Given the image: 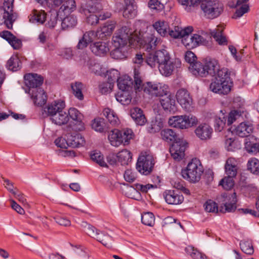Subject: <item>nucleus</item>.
Wrapping results in <instances>:
<instances>
[{
	"instance_id": "nucleus-1",
	"label": "nucleus",
	"mask_w": 259,
	"mask_h": 259,
	"mask_svg": "<svg viewBox=\"0 0 259 259\" xmlns=\"http://www.w3.org/2000/svg\"><path fill=\"white\" fill-rule=\"evenodd\" d=\"M145 62L152 68L157 67L160 73L165 76L170 75L176 68L180 67L181 62L171 59L166 50H159L147 54Z\"/></svg>"
},
{
	"instance_id": "nucleus-2",
	"label": "nucleus",
	"mask_w": 259,
	"mask_h": 259,
	"mask_svg": "<svg viewBox=\"0 0 259 259\" xmlns=\"http://www.w3.org/2000/svg\"><path fill=\"white\" fill-rule=\"evenodd\" d=\"M134 89L136 92L143 91L145 93L153 96H159L166 94L167 87L160 83L147 82L144 83L140 71L136 67L134 69Z\"/></svg>"
},
{
	"instance_id": "nucleus-3",
	"label": "nucleus",
	"mask_w": 259,
	"mask_h": 259,
	"mask_svg": "<svg viewBox=\"0 0 259 259\" xmlns=\"http://www.w3.org/2000/svg\"><path fill=\"white\" fill-rule=\"evenodd\" d=\"M232 81L227 68H222L209 85L210 90L219 94L227 95L231 91Z\"/></svg>"
},
{
	"instance_id": "nucleus-4",
	"label": "nucleus",
	"mask_w": 259,
	"mask_h": 259,
	"mask_svg": "<svg viewBox=\"0 0 259 259\" xmlns=\"http://www.w3.org/2000/svg\"><path fill=\"white\" fill-rule=\"evenodd\" d=\"M136 36L133 34V30L127 26H123L118 29L112 36V44L114 47H125L129 44L132 48H135L136 44Z\"/></svg>"
},
{
	"instance_id": "nucleus-5",
	"label": "nucleus",
	"mask_w": 259,
	"mask_h": 259,
	"mask_svg": "<svg viewBox=\"0 0 259 259\" xmlns=\"http://www.w3.org/2000/svg\"><path fill=\"white\" fill-rule=\"evenodd\" d=\"M193 5H200L204 16L208 19L219 16L223 11V4L217 0H193Z\"/></svg>"
},
{
	"instance_id": "nucleus-6",
	"label": "nucleus",
	"mask_w": 259,
	"mask_h": 259,
	"mask_svg": "<svg viewBox=\"0 0 259 259\" xmlns=\"http://www.w3.org/2000/svg\"><path fill=\"white\" fill-rule=\"evenodd\" d=\"M203 172V168L200 161L197 158L192 159L186 168L182 169V176L191 183H196L200 181Z\"/></svg>"
},
{
	"instance_id": "nucleus-7",
	"label": "nucleus",
	"mask_w": 259,
	"mask_h": 259,
	"mask_svg": "<svg viewBox=\"0 0 259 259\" xmlns=\"http://www.w3.org/2000/svg\"><path fill=\"white\" fill-rule=\"evenodd\" d=\"M192 73L196 76L205 77L208 74L217 76L218 71L221 70L218 62L215 59L206 61L205 65L201 63H197L191 67Z\"/></svg>"
},
{
	"instance_id": "nucleus-8",
	"label": "nucleus",
	"mask_w": 259,
	"mask_h": 259,
	"mask_svg": "<svg viewBox=\"0 0 259 259\" xmlns=\"http://www.w3.org/2000/svg\"><path fill=\"white\" fill-rule=\"evenodd\" d=\"M14 0H5L3 6L0 8V25L4 24L7 28L12 29L13 24L17 18L13 12Z\"/></svg>"
},
{
	"instance_id": "nucleus-9",
	"label": "nucleus",
	"mask_w": 259,
	"mask_h": 259,
	"mask_svg": "<svg viewBox=\"0 0 259 259\" xmlns=\"http://www.w3.org/2000/svg\"><path fill=\"white\" fill-rule=\"evenodd\" d=\"M136 48H142L149 52L155 49L160 43V39L154 35L151 31H146L140 35L136 36Z\"/></svg>"
},
{
	"instance_id": "nucleus-10",
	"label": "nucleus",
	"mask_w": 259,
	"mask_h": 259,
	"mask_svg": "<svg viewBox=\"0 0 259 259\" xmlns=\"http://www.w3.org/2000/svg\"><path fill=\"white\" fill-rule=\"evenodd\" d=\"M217 199L221 205L220 211L223 213L233 212L237 208V198L235 192L222 193Z\"/></svg>"
},
{
	"instance_id": "nucleus-11",
	"label": "nucleus",
	"mask_w": 259,
	"mask_h": 259,
	"mask_svg": "<svg viewBox=\"0 0 259 259\" xmlns=\"http://www.w3.org/2000/svg\"><path fill=\"white\" fill-rule=\"evenodd\" d=\"M197 122V118L192 115L175 116L169 118L168 120L169 125L181 129L189 128Z\"/></svg>"
},
{
	"instance_id": "nucleus-12",
	"label": "nucleus",
	"mask_w": 259,
	"mask_h": 259,
	"mask_svg": "<svg viewBox=\"0 0 259 259\" xmlns=\"http://www.w3.org/2000/svg\"><path fill=\"white\" fill-rule=\"evenodd\" d=\"M153 156L149 154L140 155L136 164L137 169L141 174L147 175L149 174L154 165Z\"/></svg>"
},
{
	"instance_id": "nucleus-13",
	"label": "nucleus",
	"mask_w": 259,
	"mask_h": 259,
	"mask_svg": "<svg viewBox=\"0 0 259 259\" xmlns=\"http://www.w3.org/2000/svg\"><path fill=\"white\" fill-rule=\"evenodd\" d=\"M67 113L68 117L72 119L74 123L73 126L70 124L66 126V128H67V131H82L84 128L83 124L82 121V114L74 108H70Z\"/></svg>"
},
{
	"instance_id": "nucleus-14",
	"label": "nucleus",
	"mask_w": 259,
	"mask_h": 259,
	"mask_svg": "<svg viewBox=\"0 0 259 259\" xmlns=\"http://www.w3.org/2000/svg\"><path fill=\"white\" fill-rule=\"evenodd\" d=\"M176 96L178 102L184 110L188 112L191 111L193 109V100L187 90L184 89L179 90Z\"/></svg>"
},
{
	"instance_id": "nucleus-15",
	"label": "nucleus",
	"mask_w": 259,
	"mask_h": 259,
	"mask_svg": "<svg viewBox=\"0 0 259 259\" xmlns=\"http://www.w3.org/2000/svg\"><path fill=\"white\" fill-rule=\"evenodd\" d=\"M187 143L182 139L174 142L169 148L172 157L176 160L180 161L185 156Z\"/></svg>"
},
{
	"instance_id": "nucleus-16",
	"label": "nucleus",
	"mask_w": 259,
	"mask_h": 259,
	"mask_svg": "<svg viewBox=\"0 0 259 259\" xmlns=\"http://www.w3.org/2000/svg\"><path fill=\"white\" fill-rule=\"evenodd\" d=\"M102 9L101 0H88L85 4L81 5L79 11L87 16L90 13L96 14Z\"/></svg>"
},
{
	"instance_id": "nucleus-17",
	"label": "nucleus",
	"mask_w": 259,
	"mask_h": 259,
	"mask_svg": "<svg viewBox=\"0 0 259 259\" xmlns=\"http://www.w3.org/2000/svg\"><path fill=\"white\" fill-rule=\"evenodd\" d=\"M26 92L29 94L35 105L42 106L46 103L47 96L41 88L28 90Z\"/></svg>"
},
{
	"instance_id": "nucleus-18",
	"label": "nucleus",
	"mask_w": 259,
	"mask_h": 259,
	"mask_svg": "<svg viewBox=\"0 0 259 259\" xmlns=\"http://www.w3.org/2000/svg\"><path fill=\"white\" fill-rule=\"evenodd\" d=\"M167 93V90L166 94L159 96V102L165 111L174 113L177 110L175 99L174 96Z\"/></svg>"
},
{
	"instance_id": "nucleus-19",
	"label": "nucleus",
	"mask_w": 259,
	"mask_h": 259,
	"mask_svg": "<svg viewBox=\"0 0 259 259\" xmlns=\"http://www.w3.org/2000/svg\"><path fill=\"white\" fill-rule=\"evenodd\" d=\"M87 232L89 236L95 238L97 241L101 243L104 246L109 247L112 241V237L109 234L106 235V239H103L101 235H100V231L95 228L94 227L88 225L87 228Z\"/></svg>"
},
{
	"instance_id": "nucleus-20",
	"label": "nucleus",
	"mask_w": 259,
	"mask_h": 259,
	"mask_svg": "<svg viewBox=\"0 0 259 259\" xmlns=\"http://www.w3.org/2000/svg\"><path fill=\"white\" fill-rule=\"evenodd\" d=\"M24 82L28 90L38 89L43 82L41 76L35 73H29L24 75Z\"/></svg>"
},
{
	"instance_id": "nucleus-21",
	"label": "nucleus",
	"mask_w": 259,
	"mask_h": 259,
	"mask_svg": "<svg viewBox=\"0 0 259 259\" xmlns=\"http://www.w3.org/2000/svg\"><path fill=\"white\" fill-rule=\"evenodd\" d=\"M116 26V22L114 21H108L104 25L99 28L95 33V35L102 39L106 37L110 36L114 31Z\"/></svg>"
},
{
	"instance_id": "nucleus-22",
	"label": "nucleus",
	"mask_w": 259,
	"mask_h": 259,
	"mask_svg": "<svg viewBox=\"0 0 259 259\" xmlns=\"http://www.w3.org/2000/svg\"><path fill=\"white\" fill-rule=\"evenodd\" d=\"M164 198L166 202L171 205H177L182 203L184 197L177 190H168L165 192Z\"/></svg>"
},
{
	"instance_id": "nucleus-23",
	"label": "nucleus",
	"mask_w": 259,
	"mask_h": 259,
	"mask_svg": "<svg viewBox=\"0 0 259 259\" xmlns=\"http://www.w3.org/2000/svg\"><path fill=\"white\" fill-rule=\"evenodd\" d=\"M65 130L67 132V141L70 147L77 148L83 145L85 141L80 134L75 132L71 133L72 130L68 131L67 128Z\"/></svg>"
},
{
	"instance_id": "nucleus-24",
	"label": "nucleus",
	"mask_w": 259,
	"mask_h": 259,
	"mask_svg": "<svg viewBox=\"0 0 259 259\" xmlns=\"http://www.w3.org/2000/svg\"><path fill=\"white\" fill-rule=\"evenodd\" d=\"M212 128L207 124H201L195 130L196 135L202 140H207L211 138Z\"/></svg>"
},
{
	"instance_id": "nucleus-25",
	"label": "nucleus",
	"mask_w": 259,
	"mask_h": 259,
	"mask_svg": "<svg viewBox=\"0 0 259 259\" xmlns=\"http://www.w3.org/2000/svg\"><path fill=\"white\" fill-rule=\"evenodd\" d=\"M253 127L251 124L241 122L234 130V133L237 136L243 138L250 136L253 132Z\"/></svg>"
},
{
	"instance_id": "nucleus-26",
	"label": "nucleus",
	"mask_w": 259,
	"mask_h": 259,
	"mask_svg": "<svg viewBox=\"0 0 259 259\" xmlns=\"http://www.w3.org/2000/svg\"><path fill=\"white\" fill-rule=\"evenodd\" d=\"M225 169L227 176L235 177L238 169V162L236 159L233 157L228 158L225 165Z\"/></svg>"
},
{
	"instance_id": "nucleus-27",
	"label": "nucleus",
	"mask_w": 259,
	"mask_h": 259,
	"mask_svg": "<svg viewBox=\"0 0 259 259\" xmlns=\"http://www.w3.org/2000/svg\"><path fill=\"white\" fill-rule=\"evenodd\" d=\"M92 52L97 56H104L109 51L108 45L104 42H97L91 45Z\"/></svg>"
},
{
	"instance_id": "nucleus-28",
	"label": "nucleus",
	"mask_w": 259,
	"mask_h": 259,
	"mask_svg": "<svg viewBox=\"0 0 259 259\" xmlns=\"http://www.w3.org/2000/svg\"><path fill=\"white\" fill-rule=\"evenodd\" d=\"M50 119L52 122L58 125L66 124L69 120L68 113L63 111V110H60L59 112H57Z\"/></svg>"
},
{
	"instance_id": "nucleus-29",
	"label": "nucleus",
	"mask_w": 259,
	"mask_h": 259,
	"mask_svg": "<svg viewBox=\"0 0 259 259\" xmlns=\"http://www.w3.org/2000/svg\"><path fill=\"white\" fill-rule=\"evenodd\" d=\"M131 116L137 124L143 125L146 122V119L141 109L136 107L131 110Z\"/></svg>"
},
{
	"instance_id": "nucleus-30",
	"label": "nucleus",
	"mask_w": 259,
	"mask_h": 259,
	"mask_svg": "<svg viewBox=\"0 0 259 259\" xmlns=\"http://www.w3.org/2000/svg\"><path fill=\"white\" fill-rule=\"evenodd\" d=\"M95 36V32L93 31H89L84 33L81 38L79 40L77 45V49L82 50L86 48L90 43L93 41Z\"/></svg>"
},
{
	"instance_id": "nucleus-31",
	"label": "nucleus",
	"mask_w": 259,
	"mask_h": 259,
	"mask_svg": "<svg viewBox=\"0 0 259 259\" xmlns=\"http://www.w3.org/2000/svg\"><path fill=\"white\" fill-rule=\"evenodd\" d=\"M186 31L192 32L193 27L192 26H188L185 28H182L178 26H175L174 29L170 30L169 28L168 29V34L174 38H182L184 34L187 33Z\"/></svg>"
},
{
	"instance_id": "nucleus-32",
	"label": "nucleus",
	"mask_w": 259,
	"mask_h": 259,
	"mask_svg": "<svg viewBox=\"0 0 259 259\" xmlns=\"http://www.w3.org/2000/svg\"><path fill=\"white\" fill-rule=\"evenodd\" d=\"M117 85L119 89L121 91H127L130 88L134 87V81L128 75H123L120 77L118 79Z\"/></svg>"
},
{
	"instance_id": "nucleus-33",
	"label": "nucleus",
	"mask_w": 259,
	"mask_h": 259,
	"mask_svg": "<svg viewBox=\"0 0 259 259\" xmlns=\"http://www.w3.org/2000/svg\"><path fill=\"white\" fill-rule=\"evenodd\" d=\"M65 107V103L61 101H56L49 105L46 112L51 117L56 114L60 110H63Z\"/></svg>"
},
{
	"instance_id": "nucleus-34",
	"label": "nucleus",
	"mask_w": 259,
	"mask_h": 259,
	"mask_svg": "<svg viewBox=\"0 0 259 259\" xmlns=\"http://www.w3.org/2000/svg\"><path fill=\"white\" fill-rule=\"evenodd\" d=\"M47 19V14L43 10H33L30 15V21L42 24Z\"/></svg>"
},
{
	"instance_id": "nucleus-35",
	"label": "nucleus",
	"mask_w": 259,
	"mask_h": 259,
	"mask_svg": "<svg viewBox=\"0 0 259 259\" xmlns=\"http://www.w3.org/2000/svg\"><path fill=\"white\" fill-rule=\"evenodd\" d=\"M22 67V62L17 55H13L8 60L7 68L13 72L20 70Z\"/></svg>"
},
{
	"instance_id": "nucleus-36",
	"label": "nucleus",
	"mask_w": 259,
	"mask_h": 259,
	"mask_svg": "<svg viewBox=\"0 0 259 259\" xmlns=\"http://www.w3.org/2000/svg\"><path fill=\"white\" fill-rule=\"evenodd\" d=\"M92 127L95 131L100 133L106 132L110 128L109 125L106 124L104 119L102 118H95L92 121Z\"/></svg>"
},
{
	"instance_id": "nucleus-37",
	"label": "nucleus",
	"mask_w": 259,
	"mask_h": 259,
	"mask_svg": "<svg viewBox=\"0 0 259 259\" xmlns=\"http://www.w3.org/2000/svg\"><path fill=\"white\" fill-rule=\"evenodd\" d=\"M160 135L162 140L167 142H173L174 143L181 140L178 137L176 133L171 129H164L161 131Z\"/></svg>"
},
{
	"instance_id": "nucleus-38",
	"label": "nucleus",
	"mask_w": 259,
	"mask_h": 259,
	"mask_svg": "<svg viewBox=\"0 0 259 259\" xmlns=\"http://www.w3.org/2000/svg\"><path fill=\"white\" fill-rule=\"evenodd\" d=\"M223 28L222 26H219L215 30L212 31L211 34L215 40L220 45H227V39L226 37L224 35Z\"/></svg>"
},
{
	"instance_id": "nucleus-39",
	"label": "nucleus",
	"mask_w": 259,
	"mask_h": 259,
	"mask_svg": "<svg viewBox=\"0 0 259 259\" xmlns=\"http://www.w3.org/2000/svg\"><path fill=\"white\" fill-rule=\"evenodd\" d=\"M124 4L125 7L123 11V16L128 18L134 17L136 15V9L132 0H124Z\"/></svg>"
},
{
	"instance_id": "nucleus-40",
	"label": "nucleus",
	"mask_w": 259,
	"mask_h": 259,
	"mask_svg": "<svg viewBox=\"0 0 259 259\" xmlns=\"http://www.w3.org/2000/svg\"><path fill=\"white\" fill-rule=\"evenodd\" d=\"M154 28L162 36L168 34L169 26L167 22L164 21H158L153 24Z\"/></svg>"
},
{
	"instance_id": "nucleus-41",
	"label": "nucleus",
	"mask_w": 259,
	"mask_h": 259,
	"mask_svg": "<svg viewBox=\"0 0 259 259\" xmlns=\"http://www.w3.org/2000/svg\"><path fill=\"white\" fill-rule=\"evenodd\" d=\"M103 114L108 119L110 124L115 126L118 124V118L113 110L108 108H105Z\"/></svg>"
},
{
	"instance_id": "nucleus-42",
	"label": "nucleus",
	"mask_w": 259,
	"mask_h": 259,
	"mask_svg": "<svg viewBox=\"0 0 259 259\" xmlns=\"http://www.w3.org/2000/svg\"><path fill=\"white\" fill-rule=\"evenodd\" d=\"M108 139L111 144L115 147H118L123 144V141L120 138V131L118 130H112L108 136Z\"/></svg>"
},
{
	"instance_id": "nucleus-43",
	"label": "nucleus",
	"mask_w": 259,
	"mask_h": 259,
	"mask_svg": "<svg viewBox=\"0 0 259 259\" xmlns=\"http://www.w3.org/2000/svg\"><path fill=\"white\" fill-rule=\"evenodd\" d=\"M77 23V19L74 15H69L65 17L61 23L63 29H67L74 27Z\"/></svg>"
},
{
	"instance_id": "nucleus-44",
	"label": "nucleus",
	"mask_w": 259,
	"mask_h": 259,
	"mask_svg": "<svg viewBox=\"0 0 259 259\" xmlns=\"http://www.w3.org/2000/svg\"><path fill=\"white\" fill-rule=\"evenodd\" d=\"M76 5L74 0H65L59 9V13L63 12L68 14L75 9Z\"/></svg>"
},
{
	"instance_id": "nucleus-45",
	"label": "nucleus",
	"mask_w": 259,
	"mask_h": 259,
	"mask_svg": "<svg viewBox=\"0 0 259 259\" xmlns=\"http://www.w3.org/2000/svg\"><path fill=\"white\" fill-rule=\"evenodd\" d=\"M162 126L163 123L161 120L155 118L148 125L147 129L149 133L155 134L160 131Z\"/></svg>"
},
{
	"instance_id": "nucleus-46",
	"label": "nucleus",
	"mask_w": 259,
	"mask_h": 259,
	"mask_svg": "<svg viewBox=\"0 0 259 259\" xmlns=\"http://www.w3.org/2000/svg\"><path fill=\"white\" fill-rule=\"evenodd\" d=\"M117 101L123 105L129 104L132 100V96L128 92L121 91L115 96Z\"/></svg>"
},
{
	"instance_id": "nucleus-47",
	"label": "nucleus",
	"mask_w": 259,
	"mask_h": 259,
	"mask_svg": "<svg viewBox=\"0 0 259 259\" xmlns=\"http://www.w3.org/2000/svg\"><path fill=\"white\" fill-rule=\"evenodd\" d=\"M185 250L193 259H207L204 253L199 252L196 248L192 246L186 247Z\"/></svg>"
},
{
	"instance_id": "nucleus-48",
	"label": "nucleus",
	"mask_w": 259,
	"mask_h": 259,
	"mask_svg": "<svg viewBox=\"0 0 259 259\" xmlns=\"http://www.w3.org/2000/svg\"><path fill=\"white\" fill-rule=\"evenodd\" d=\"M72 93L74 95L80 100L83 99V95L82 93V90L83 88V84L80 82H75L71 84Z\"/></svg>"
},
{
	"instance_id": "nucleus-49",
	"label": "nucleus",
	"mask_w": 259,
	"mask_h": 259,
	"mask_svg": "<svg viewBox=\"0 0 259 259\" xmlns=\"http://www.w3.org/2000/svg\"><path fill=\"white\" fill-rule=\"evenodd\" d=\"M110 55L113 58L120 60L126 58L127 52L124 47H115L111 52Z\"/></svg>"
},
{
	"instance_id": "nucleus-50",
	"label": "nucleus",
	"mask_w": 259,
	"mask_h": 259,
	"mask_svg": "<svg viewBox=\"0 0 259 259\" xmlns=\"http://www.w3.org/2000/svg\"><path fill=\"white\" fill-rule=\"evenodd\" d=\"M247 169L251 173L259 175V160L255 158H250L247 163Z\"/></svg>"
},
{
	"instance_id": "nucleus-51",
	"label": "nucleus",
	"mask_w": 259,
	"mask_h": 259,
	"mask_svg": "<svg viewBox=\"0 0 259 259\" xmlns=\"http://www.w3.org/2000/svg\"><path fill=\"white\" fill-rule=\"evenodd\" d=\"M117 157L122 164H127L132 159V154L128 150L124 149L117 153Z\"/></svg>"
},
{
	"instance_id": "nucleus-52",
	"label": "nucleus",
	"mask_w": 259,
	"mask_h": 259,
	"mask_svg": "<svg viewBox=\"0 0 259 259\" xmlns=\"http://www.w3.org/2000/svg\"><path fill=\"white\" fill-rule=\"evenodd\" d=\"M245 149L248 153L254 154L259 153V143L251 141L249 138L246 139L245 143Z\"/></svg>"
},
{
	"instance_id": "nucleus-53",
	"label": "nucleus",
	"mask_w": 259,
	"mask_h": 259,
	"mask_svg": "<svg viewBox=\"0 0 259 259\" xmlns=\"http://www.w3.org/2000/svg\"><path fill=\"white\" fill-rule=\"evenodd\" d=\"M133 132L131 129L126 128L120 131V138L124 145H128L133 137Z\"/></svg>"
},
{
	"instance_id": "nucleus-54",
	"label": "nucleus",
	"mask_w": 259,
	"mask_h": 259,
	"mask_svg": "<svg viewBox=\"0 0 259 259\" xmlns=\"http://www.w3.org/2000/svg\"><path fill=\"white\" fill-rule=\"evenodd\" d=\"M236 5L237 8L236 12L232 17V18L234 19L241 17L249 10V6L246 3H243L239 6L236 4Z\"/></svg>"
},
{
	"instance_id": "nucleus-55",
	"label": "nucleus",
	"mask_w": 259,
	"mask_h": 259,
	"mask_svg": "<svg viewBox=\"0 0 259 259\" xmlns=\"http://www.w3.org/2000/svg\"><path fill=\"white\" fill-rule=\"evenodd\" d=\"M91 158L101 166L107 167V164L104 160L103 155L100 152L94 151L91 154Z\"/></svg>"
},
{
	"instance_id": "nucleus-56",
	"label": "nucleus",
	"mask_w": 259,
	"mask_h": 259,
	"mask_svg": "<svg viewBox=\"0 0 259 259\" xmlns=\"http://www.w3.org/2000/svg\"><path fill=\"white\" fill-rule=\"evenodd\" d=\"M233 178V177L228 176L224 177L220 181L219 185L222 186L224 189H231L234 185Z\"/></svg>"
},
{
	"instance_id": "nucleus-57",
	"label": "nucleus",
	"mask_w": 259,
	"mask_h": 259,
	"mask_svg": "<svg viewBox=\"0 0 259 259\" xmlns=\"http://www.w3.org/2000/svg\"><path fill=\"white\" fill-rule=\"evenodd\" d=\"M142 222L145 225L153 226L155 222V217L152 212H146L142 215Z\"/></svg>"
},
{
	"instance_id": "nucleus-58",
	"label": "nucleus",
	"mask_w": 259,
	"mask_h": 259,
	"mask_svg": "<svg viewBox=\"0 0 259 259\" xmlns=\"http://www.w3.org/2000/svg\"><path fill=\"white\" fill-rule=\"evenodd\" d=\"M58 16V14L57 12H51L46 24V26L50 28H54L57 23Z\"/></svg>"
},
{
	"instance_id": "nucleus-59",
	"label": "nucleus",
	"mask_w": 259,
	"mask_h": 259,
	"mask_svg": "<svg viewBox=\"0 0 259 259\" xmlns=\"http://www.w3.org/2000/svg\"><path fill=\"white\" fill-rule=\"evenodd\" d=\"M186 32L182 38V42L187 48L193 49V34H190L192 32L186 31Z\"/></svg>"
},
{
	"instance_id": "nucleus-60",
	"label": "nucleus",
	"mask_w": 259,
	"mask_h": 259,
	"mask_svg": "<svg viewBox=\"0 0 259 259\" xmlns=\"http://www.w3.org/2000/svg\"><path fill=\"white\" fill-rule=\"evenodd\" d=\"M222 117L216 116L214 119V128L218 132H221L223 130L226 125V119L223 115Z\"/></svg>"
},
{
	"instance_id": "nucleus-61",
	"label": "nucleus",
	"mask_w": 259,
	"mask_h": 259,
	"mask_svg": "<svg viewBox=\"0 0 259 259\" xmlns=\"http://www.w3.org/2000/svg\"><path fill=\"white\" fill-rule=\"evenodd\" d=\"M196 56L192 52L187 51L186 53L185 59L186 61L190 64L189 69L191 72L192 69L191 67L193 65V64H195L197 63H200V62L196 61Z\"/></svg>"
},
{
	"instance_id": "nucleus-62",
	"label": "nucleus",
	"mask_w": 259,
	"mask_h": 259,
	"mask_svg": "<svg viewBox=\"0 0 259 259\" xmlns=\"http://www.w3.org/2000/svg\"><path fill=\"white\" fill-rule=\"evenodd\" d=\"M242 115V112L240 110H234L231 111L229 114L227 119V124L230 125L236 120L238 119Z\"/></svg>"
},
{
	"instance_id": "nucleus-63",
	"label": "nucleus",
	"mask_w": 259,
	"mask_h": 259,
	"mask_svg": "<svg viewBox=\"0 0 259 259\" xmlns=\"http://www.w3.org/2000/svg\"><path fill=\"white\" fill-rule=\"evenodd\" d=\"M204 209L208 212H217L218 206L217 204L211 200H207L204 204Z\"/></svg>"
},
{
	"instance_id": "nucleus-64",
	"label": "nucleus",
	"mask_w": 259,
	"mask_h": 259,
	"mask_svg": "<svg viewBox=\"0 0 259 259\" xmlns=\"http://www.w3.org/2000/svg\"><path fill=\"white\" fill-rule=\"evenodd\" d=\"M240 246L242 251L246 254H252L254 252L252 244L248 241L240 242Z\"/></svg>"
}]
</instances>
